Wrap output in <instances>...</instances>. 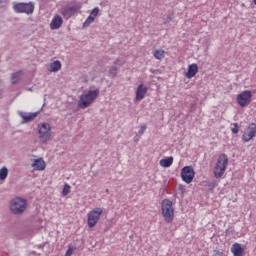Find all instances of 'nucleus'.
Segmentation results:
<instances>
[{
  "label": "nucleus",
  "instance_id": "1",
  "mask_svg": "<svg viewBox=\"0 0 256 256\" xmlns=\"http://www.w3.org/2000/svg\"><path fill=\"white\" fill-rule=\"evenodd\" d=\"M99 97V89L84 91L78 100L79 109H87Z\"/></svg>",
  "mask_w": 256,
  "mask_h": 256
},
{
  "label": "nucleus",
  "instance_id": "2",
  "mask_svg": "<svg viewBox=\"0 0 256 256\" xmlns=\"http://www.w3.org/2000/svg\"><path fill=\"white\" fill-rule=\"evenodd\" d=\"M227 165H229V158L227 157V154H221L218 157L216 166L214 168L215 179H221L223 175H225V171L227 170Z\"/></svg>",
  "mask_w": 256,
  "mask_h": 256
},
{
  "label": "nucleus",
  "instance_id": "3",
  "mask_svg": "<svg viewBox=\"0 0 256 256\" xmlns=\"http://www.w3.org/2000/svg\"><path fill=\"white\" fill-rule=\"evenodd\" d=\"M161 211L166 223H171L175 217V208L173 202L169 199H164L161 203Z\"/></svg>",
  "mask_w": 256,
  "mask_h": 256
},
{
  "label": "nucleus",
  "instance_id": "4",
  "mask_svg": "<svg viewBox=\"0 0 256 256\" xmlns=\"http://www.w3.org/2000/svg\"><path fill=\"white\" fill-rule=\"evenodd\" d=\"M27 209V200L25 198L16 197L10 202V211L13 215H21Z\"/></svg>",
  "mask_w": 256,
  "mask_h": 256
},
{
  "label": "nucleus",
  "instance_id": "5",
  "mask_svg": "<svg viewBox=\"0 0 256 256\" xmlns=\"http://www.w3.org/2000/svg\"><path fill=\"white\" fill-rule=\"evenodd\" d=\"M101 215H103V208L95 207L90 212H88L87 224L90 229H93L101 219Z\"/></svg>",
  "mask_w": 256,
  "mask_h": 256
},
{
  "label": "nucleus",
  "instance_id": "6",
  "mask_svg": "<svg viewBox=\"0 0 256 256\" xmlns=\"http://www.w3.org/2000/svg\"><path fill=\"white\" fill-rule=\"evenodd\" d=\"M13 9L15 13H26V15H31L35 11V4H33V2H29V3L14 2Z\"/></svg>",
  "mask_w": 256,
  "mask_h": 256
},
{
  "label": "nucleus",
  "instance_id": "7",
  "mask_svg": "<svg viewBox=\"0 0 256 256\" xmlns=\"http://www.w3.org/2000/svg\"><path fill=\"white\" fill-rule=\"evenodd\" d=\"M39 139L42 143L51 141V125L49 123H42L38 125Z\"/></svg>",
  "mask_w": 256,
  "mask_h": 256
},
{
  "label": "nucleus",
  "instance_id": "8",
  "mask_svg": "<svg viewBox=\"0 0 256 256\" xmlns=\"http://www.w3.org/2000/svg\"><path fill=\"white\" fill-rule=\"evenodd\" d=\"M256 137V124L250 123L248 126L245 127L243 134H242V141L243 143H249V141H253Z\"/></svg>",
  "mask_w": 256,
  "mask_h": 256
},
{
  "label": "nucleus",
  "instance_id": "9",
  "mask_svg": "<svg viewBox=\"0 0 256 256\" xmlns=\"http://www.w3.org/2000/svg\"><path fill=\"white\" fill-rule=\"evenodd\" d=\"M252 97L253 93H251L249 90H245L238 94L236 101L240 107H247V105L251 103Z\"/></svg>",
  "mask_w": 256,
  "mask_h": 256
},
{
  "label": "nucleus",
  "instance_id": "10",
  "mask_svg": "<svg viewBox=\"0 0 256 256\" xmlns=\"http://www.w3.org/2000/svg\"><path fill=\"white\" fill-rule=\"evenodd\" d=\"M181 178L184 183H193V179H195V170H193V166H185L181 171Z\"/></svg>",
  "mask_w": 256,
  "mask_h": 256
},
{
  "label": "nucleus",
  "instance_id": "11",
  "mask_svg": "<svg viewBox=\"0 0 256 256\" xmlns=\"http://www.w3.org/2000/svg\"><path fill=\"white\" fill-rule=\"evenodd\" d=\"M81 11L80 5H75L62 10V15L65 19H71L73 15H77Z\"/></svg>",
  "mask_w": 256,
  "mask_h": 256
},
{
  "label": "nucleus",
  "instance_id": "12",
  "mask_svg": "<svg viewBox=\"0 0 256 256\" xmlns=\"http://www.w3.org/2000/svg\"><path fill=\"white\" fill-rule=\"evenodd\" d=\"M31 167L34 171H45L47 164L43 158H38L33 160Z\"/></svg>",
  "mask_w": 256,
  "mask_h": 256
},
{
  "label": "nucleus",
  "instance_id": "13",
  "mask_svg": "<svg viewBox=\"0 0 256 256\" xmlns=\"http://www.w3.org/2000/svg\"><path fill=\"white\" fill-rule=\"evenodd\" d=\"M19 117L22 119V123H31L35 117H37V112L35 113H27V112H22L18 111Z\"/></svg>",
  "mask_w": 256,
  "mask_h": 256
},
{
  "label": "nucleus",
  "instance_id": "14",
  "mask_svg": "<svg viewBox=\"0 0 256 256\" xmlns=\"http://www.w3.org/2000/svg\"><path fill=\"white\" fill-rule=\"evenodd\" d=\"M147 95V86L140 84L136 90V101H143Z\"/></svg>",
  "mask_w": 256,
  "mask_h": 256
},
{
  "label": "nucleus",
  "instance_id": "15",
  "mask_svg": "<svg viewBox=\"0 0 256 256\" xmlns=\"http://www.w3.org/2000/svg\"><path fill=\"white\" fill-rule=\"evenodd\" d=\"M97 15H99V7H96L91 11L90 15L83 23V27H89V25H91V23L95 21V18L97 17Z\"/></svg>",
  "mask_w": 256,
  "mask_h": 256
},
{
  "label": "nucleus",
  "instance_id": "16",
  "mask_svg": "<svg viewBox=\"0 0 256 256\" xmlns=\"http://www.w3.org/2000/svg\"><path fill=\"white\" fill-rule=\"evenodd\" d=\"M61 25H63V17L60 15H55L50 23V29H60Z\"/></svg>",
  "mask_w": 256,
  "mask_h": 256
},
{
  "label": "nucleus",
  "instance_id": "17",
  "mask_svg": "<svg viewBox=\"0 0 256 256\" xmlns=\"http://www.w3.org/2000/svg\"><path fill=\"white\" fill-rule=\"evenodd\" d=\"M196 73H199V67L197 66V64L193 63V64L189 65L188 71L186 73L187 79H193V77H195Z\"/></svg>",
  "mask_w": 256,
  "mask_h": 256
},
{
  "label": "nucleus",
  "instance_id": "18",
  "mask_svg": "<svg viewBox=\"0 0 256 256\" xmlns=\"http://www.w3.org/2000/svg\"><path fill=\"white\" fill-rule=\"evenodd\" d=\"M245 250L241 247V244L239 243H234L231 247V253L234 255V256H243V252Z\"/></svg>",
  "mask_w": 256,
  "mask_h": 256
},
{
  "label": "nucleus",
  "instance_id": "19",
  "mask_svg": "<svg viewBox=\"0 0 256 256\" xmlns=\"http://www.w3.org/2000/svg\"><path fill=\"white\" fill-rule=\"evenodd\" d=\"M48 71H50V73H57V71H61V61L56 60L51 63L48 67Z\"/></svg>",
  "mask_w": 256,
  "mask_h": 256
},
{
  "label": "nucleus",
  "instance_id": "20",
  "mask_svg": "<svg viewBox=\"0 0 256 256\" xmlns=\"http://www.w3.org/2000/svg\"><path fill=\"white\" fill-rule=\"evenodd\" d=\"M172 165H173V157L171 156L160 160L161 167L168 168V167H171Z\"/></svg>",
  "mask_w": 256,
  "mask_h": 256
},
{
  "label": "nucleus",
  "instance_id": "21",
  "mask_svg": "<svg viewBox=\"0 0 256 256\" xmlns=\"http://www.w3.org/2000/svg\"><path fill=\"white\" fill-rule=\"evenodd\" d=\"M153 56L158 61H162V59H165V50L163 49L155 50L153 53Z\"/></svg>",
  "mask_w": 256,
  "mask_h": 256
},
{
  "label": "nucleus",
  "instance_id": "22",
  "mask_svg": "<svg viewBox=\"0 0 256 256\" xmlns=\"http://www.w3.org/2000/svg\"><path fill=\"white\" fill-rule=\"evenodd\" d=\"M21 75H23V72L22 71H18L16 73H13L12 74V77H11V82L13 85L19 83L20 79H21Z\"/></svg>",
  "mask_w": 256,
  "mask_h": 256
},
{
  "label": "nucleus",
  "instance_id": "23",
  "mask_svg": "<svg viewBox=\"0 0 256 256\" xmlns=\"http://www.w3.org/2000/svg\"><path fill=\"white\" fill-rule=\"evenodd\" d=\"M7 175H9V170L4 166L1 168V181H5V179H7Z\"/></svg>",
  "mask_w": 256,
  "mask_h": 256
},
{
  "label": "nucleus",
  "instance_id": "24",
  "mask_svg": "<svg viewBox=\"0 0 256 256\" xmlns=\"http://www.w3.org/2000/svg\"><path fill=\"white\" fill-rule=\"evenodd\" d=\"M75 249H77L75 246L69 245L64 256H73V253H75Z\"/></svg>",
  "mask_w": 256,
  "mask_h": 256
},
{
  "label": "nucleus",
  "instance_id": "25",
  "mask_svg": "<svg viewBox=\"0 0 256 256\" xmlns=\"http://www.w3.org/2000/svg\"><path fill=\"white\" fill-rule=\"evenodd\" d=\"M70 192H71V186H69V184H65L62 190V195L66 197V195H69Z\"/></svg>",
  "mask_w": 256,
  "mask_h": 256
},
{
  "label": "nucleus",
  "instance_id": "26",
  "mask_svg": "<svg viewBox=\"0 0 256 256\" xmlns=\"http://www.w3.org/2000/svg\"><path fill=\"white\" fill-rule=\"evenodd\" d=\"M109 77H117V68L111 67L108 72Z\"/></svg>",
  "mask_w": 256,
  "mask_h": 256
},
{
  "label": "nucleus",
  "instance_id": "27",
  "mask_svg": "<svg viewBox=\"0 0 256 256\" xmlns=\"http://www.w3.org/2000/svg\"><path fill=\"white\" fill-rule=\"evenodd\" d=\"M233 127L231 128V131L234 135H237L239 133V125L237 123L232 124Z\"/></svg>",
  "mask_w": 256,
  "mask_h": 256
},
{
  "label": "nucleus",
  "instance_id": "28",
  "mask_svg": "<svg viewBox=\"0 0 256 256\" xmlns=\"http://www.w3.org/2000/svg\"><path fill=\"white\" fill-rule=\"evenodd\" d=\"M145 131H147V125L143 124V125H141L138 133H139V135H143L145 133Z\"/></svg>",
  "mask_w": 256,
  "mask_h": 256
},
{
  "label": "nucleus",
  "instance_id": "29",
  "mask_svg": "<svg viewBox=\"0 0 256 256\" xmlns=\"http://www.w3.org/2000/svg\"><path fill=\"white\" fill-rule=\"evenodd\" d=\"M213 256H223V251H221V250H214Z\"/></svg>",
  "mask_w": 256,
  "mask_h": 256
},
{
  "label": "nucleus",
  "instance_id": "30",
  "mask_svg": "<svg viewBox=\"0 0 256 256\" xmlns=\"http://www.w3.org/2000/svg\"><path fill=\"white\" fill-rule=\"evenodd\" d=\"M123 63H124V61L121 60V59H117V60L115 61V65H117L118 67L123 66Z\"/></svg>",
  "mask_w": 256,
  "mask_h": 256
},
{
  "label": "nucleus",
  "instance_id": "31",
  "mask_svg": "<svg viewBox=\"0 0 256 256\" xmlns=\"http://www.w3.org/2000/svg\"><path fill=\"white\" fill-rule=\"evenodd\" d=\"M27 91H33V89L32 88H28Z\"/></svg>",
  "mask_w": 256,
  "mask_h": 256
},
{
  "label": "nucleus",
  "instance_id": "32",
  "mask_svg": "<svg viewBox=\"0 0 256 256\" xmlns=\"http://www.w3.org/2000/svg\"><path fill=\"white\" fill-rule=\"evenodd\" d=\"M254 5H256V0H254Z\"/></svg>",
  "mask_w": 256,
  "mask_h": 256
},
{
  "label": "nucleus",
  "instance_id": "33",
  "mask_svg": "<svg viewBox=\"0 0 256 256\" xmlns=\"http://www.w3.org/2000/svg\"><path fill=\"white\" fill-rule=\"evenodd\" d=\"M0 177H1V170H0Z\"/></svg>",
  "mask_w": 256,
  "mask_h": 256
}]
</instances>
